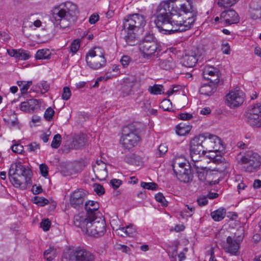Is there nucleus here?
Returning <instances> with one entry per match:
<instances>
[{"mask_svg": "<svg viewBox=\"0 0 261 261\" xmlns=\"http://www.w3.org/2000/svg\"><path fill=\"white\" fill-rule=\"evenodd\" d=\"M199 205L202 206L207 204L208 201L206 196H202L199 197L197 200Z\"/></svg>", "mask_w": 261, "mask_h": 261, "instance_id": "nucleus-64", "label": "nucleus"}, {"mask_svg": "<svg viewBox=\"0 0 261 261\" xmlns=\"http://www.w3.org/2000/svg\"><path fill=\"white\" fill-rule=\"evenodd\" d=\"M238 16L237 12L232 9H228L221 13L220 16Z\"/></svg>", "mask_w": 261, "mask_h": 261, "instance_id": "nucleus-53", "label": "nucleus"}, {"mask_svg": "<svg viewBox=\"0 0 261 261\" xmlns=\"http://www.w3.org/2000/svg\"><path fill=\"white\" fill-rule=\"evenodd\" d=\"M193 163H190L191 165H192L196 169V171L203 170L205 168L203 167L201 163V159H200L198 161H192Z\"/></svg>", "mask_w": 261, "mask_h": 261, "instance_id": "nucleus-60", "label": "nucleus"}, {"mask_svg": "<svg viewBox=\"0 0 261 261\" xmlns=\"http://www.w3.org/2000/svg\"><path fill=\"white\" fill-rule=\"evenodd\" d=\"M201 54L199 50L197 47H193L192 49L188 53L184 55L180 60V63L182 66L187 67H193L196 64L198 57L201 56Z\"/></svg>", "mask_w": 261, "mask_h": 261, "instance_id": "nucleus-13", "label": "nucleus"}, {"mask_svg": "<svg viewBox=\"0 0 261 261\" xmlns=\"http://www.w3.org/2000/svg\"><path fill=\"white\" fill-rule=\"evenodd\" d=\"M92 217L88 228L86 231L88 234L97 238L102 236L106 232L107 225L105 219L101 214Z\"/></svg>", "mask_w": 261, "mask_h": 261, "instance_id": "nucleus-7", "label": "nucleus"}, {"mask_svg": "<svg viewBox=\"0 0 261 261\" xmlns=\"http://www.w3.org/2000/svg\"><path fill=\"white\" fill-rule=\"evenodd\" d=\"M225 215L226 210L223 207H220L211 213L212 218L215 221H221L224 218Z\"/></svg>", "mask_w": 261, "mask_h": 261, "instance_id": "nucleus-30", "label": "nucleus"}, {"mask_svg": "<svg viewBox=\"0 0 261 261\" xmlns=\"http://www.w3.org/2000/svg\"><path fill=\"white\" fill-rule=\"evenodd\" d=\"M211 139L214 140L213 144H212L211 148L215 150H219L222 145V142L217 136H211Z\"/></svg>", "mask_w": 261, "mask_h": 261, "instance_id": "nucleus-39", "label": "nucleus"}, {"mask_svg": "<svg viewBox=\"0 0 261 261\" xmlns=\"http://www.w3.org/2000/svg\"><path fill=\"white\" fill-rule=\"evenodd\" d=\"M51 53L48 49H42L38 50L36 55L35 58L37 59H48L50 58Z\"/></svg>", "mask_w": 261, "mask_h": 261, "instance_id": "nucleus-34", "label": "nucleus"}, {"mask_svg": "<svg viewBox=\"0 0 261 261\" xmlns=\"http://www.w3.org/2000/svg\"><path fill=\"white\" fill-rule=\"evenodd\" d=\"M39 169L40 170L41 174L43 176L46 177L48 175V168L45 164H41L40 165Z\"/></svg>", "mask_w": 261, "mask_h": 261, "instance_id": "nucleus-61", "label": "nucleus"}, {"mask_svg": "<svg viewBox=\"0 0 261 261\" xmlns=\"http://www.w3.org/2000/svg\"><path fill=\"white\" fill-rule=\"evenodd\" d=\"M141 187L145 189L155 190L156 189L158 185L155 182H142L141 183Z\"/></svg>", "mask_w": 261, "mask_h": 261, "instance_id": "nucleus-46", "label": "nucleus"}, {"mask_svg": "<svg viewBox=\"0 0 261 261\" xmlns=\"http://www.w3.org/2000/svg\"><path fill=\"white\" fill-rule=\"evenodd\" d=\"M54 114L55 111L54 110L51 108L49 107L45 110L44 117L46 120L49 121L52 119Z\"/></svg>", "mask_w": 261, "mask_h": 261, "instance_id": "nucleus-49", "label": "nucleus"}, {"mask_svg": "<svg viewBox=\"0 0 261 261\" xmlns=\"http://www.w3.org/2000/svg\"><path fill=\"white\" fill-rule=\"evenodd\" d=\"M146 23L144 17H126L123 21V29L133 30L135 28L143 27Z\"/></svg>", "mask_w": 261, "mask_h": 261, "instance_id": "nucleus-18", "label": "nucleus"}, {"mask_svg": "<svg viewBox=\"0 0 261 261\" xmlns=\"http://www.w3.org/2000/svg\"><path fill=\"white\" fill-rule=\"evenodd\" d=\"M188 4H183L179 8V12H183L185 14H191L192 16H196L198 14L196 9L192 5V0H186Z\"/></svg>", "mask_w": 261, "mask_h": 261, "instance_id": "nucleus-24", "label": "nucleus"}, {"mask_svg": "<svg viewBox=\"0 0 261 261\" xmlns=\"http://www.w3.org/2000/svg\"><path fill=\"white\" fill-rule=\"evenodd\" d=\"M195 21L194 17H188L186 20L175 22L172 17H157L154 23L159 31L164 34H171L191 28Z\"/></svg>", "mask_w": 261, "mask_h": 261, "instance_id": "nucleus-1", "label": "nucleus"}, {"mask_svg": "<svg viewBox=\"0 0 261 261\" xmlns=\"http://www.w3.org/2000/svg\"><path fill=\"white\" fill-rule=\"evenodd\" d=\"M80 39H75L72 41L70 45V50L72 53H75L79 49L80 46Z\"/></svg>", "mask_w": 261, "mask_h": 261, "instance_id": "nucleus-48", "label": "nucleus"}, {"mask_svg": "<svg viewBox=\"0 0 261 261\" xmlns=\"http://www.w3.org/2000/svg\"><path fill=\"white\" fill-rule=\"evenodd\" d=\"M50 20L54 24L55 27H59L64 29L68 27L70 22L67 17H50Z\"/></svg>", "mask_w": 261, "mask_h": 261, "instance_id": "nucleus-27", "label": "nucleus"}, {"mask_svg": "<svg viewBox=\"0 0 261 261\" xmlns=\"http://www.w3.org/2000/svg\"><path fill=\"white\" fill-rule=\"evenodd\" d=\"M167 146L165 144H161L155 152L157 157H161L167 151Z\"/></svg>", "mask_w": 261, "mask_h": 261, "instance_id": "nucleus-44", "label": "nucleus"}, {"mask_svg": "<svg viewBox=\"0 0 261 261\" xmlns=\"http://www.w3.org/2000/svg\"><path fill=\"white\" fill-rule=\"evenodd\" d=\"M12 150L16 153H21L23 150V146L20 144H15L12 146Z\"/></svg>", "mask_w": 261, "mask_h": 261, "instance_id": "nucleus-57", "label": "nucleus"}, {"mask_svg": "<svg viewBox=\"0 0 261 261\" xmlns=\"http://www.w3.org/2000/svg\"><path fill=\"white\" fill-rule=\"evenodd\" d=\"M62 261H95V256L85 248H69L63 253Z\"/></svg>", "mask_w": 261, "mask_h": 261, "instance_id": "nucleus-3", "label": "nucleus"}, {"mask_svg": "<svg viewBox=\"0 0 261 261\" xmlns=\"http://www.w3.org/2000/svg\"><path fill=\"white\" fill-rule=\"evenodd\" d=\"M218 84H204L199 88V93L206 96L212 95L216 90Z\"/></svg>", "mask_w": 261, "mask_h": 261, "instance_id": "nucleus-25", "label": "nucleus"}, {"mask_svg": "<svg viewBox=\"0 0 261 261\" xmlns=\"http://www.w3.org/2000/svg\"><path fill=\"white\" fill-rule=\"evenodd\" d=\"M128 237L133 236L135 233V229L133 225H129L125 226V230Z\"/></svg>", "mask_w": 261, "mask_h": 261, "instance_id": "nucleus-62", "label": "nucleus"}, {"mask_svg": "<svg viewBox=\"0 0 261 261\" xmlns=\"http://www.w3.org/2000/svg\"><path fill=\"white\" fill-rule=\"evenodd\" d=\"M202 74L203 77L210 81L211 83L218 84L219 82V70L214 66L205 65Z\"/></svg>", "mask_w": 261, "mask_h": 261, "instance_id": "nucleus-17", "label": "nucleus"}, {"mask_svg": "<svg viewBox=\"0 0 261 261\" xmlns=\"http://www.w3.org/2000/svg\"><path fill=\"white\" fill-rule=\"evenodd\" d=\"M227 245L224 247L225 251L233 255H236L239 248V244L231 237L226 239Z\"/></svg>", "mask_w": 261, "mask_h": 261, "instance_id": "nucleus-23", "label": "nucleus"}, {"mask_svg": "<svg viewBox=\"0 0 261 261\" xmlns=\"http://www.w3.org/2000/svg\"><path fill=\"white\" fill-rule=\"evenodd\" d=\"M139 49L143 57L146 59L157 56L161 51L160 45L151 35L144 37L139 45Z\"/></svg>", "mask_w": 261, "mask_h": 261, "instance_id": "nucleus-5", "label": "nucleus"}, {"mask_svg": "<svg viewBox=\"0 0 261 261\" xmlns=\"http://www.w3.org/2000/svg\"><path fill=\"white\" fill-rule=\"evenodd\" d=\"M159 66L163 69L169 70L174 68L175 64L173 58L171 56H169L165 59L160 60Z\"/></svg>", "mask_w": 261, "mask_h": 261, "instance_id": "nucleus-28", "label": "nucleus"}, {"mask_svg": "<svg viewBox=\"0 0 261 261\" xmlns=\"http://www.w3.org/2000/svg\"><path fill=\"white\" fill-rule=\"evenodd\" d=\"M120 37L129 45L133 46L135 44L136 35L133 30L122 29L120 33Z\"/></svg>", "mask_w": 261, "mask_h": 261, "instance_id": "nucleus-21", "label": "nucleus"}, {"mask_svg": "<svg viewBox=\"0 0 261 261\" xmlns=\"http://www.w3.org/2000/svg\"><path fill=\"white\" fill-rule=\"evenodd\" d=\"M155 200L161 203V205L163 206H167L168 205V202L166 200L165 197L161 193H158L156 194L155 196Z\"/></svg>", "mask_w": 261, "mask_h": 261, "instance_id": "nucleus-45", "label": "nucleus"}, {"mask_svg": "<svg viewBox=\"0 0 261 261\" xmlns=\"http://www.w3.org/2000/svg\"><path fill=\"white\" fill-rule=\"evenodd\" d=\"M239 163L244 165L246 171L252 172L261 165V156L256 152L248 151L241 158Z\"/></svg>", "mask_w": 261, "mask_h": 261, "instance_id": "nucleus-6", "label": "nucleus"}, {"mask_svg": "<svg viewBox=\"0 0 261 261\" xmlns=\"http://www.w3.org/2000/svg\"><path fill=\"white\" fill-rule=\"evenodd\" d=\"M17 84L18 86L21 87L20 91L21 94L23 95L27 93L30 87L32 85V82L31 81L28 82L17 81Z\"/></svg>", "mask_w": 261, "mask_h": 261, "instance_id": "nucleus-35", "label": "nucleus"}, {"mask_svg": "<svg viewBox=\"0 0 261 261\" xmlns=\"http://www.w3.org/2000/svg\"><path fill=\"white\" fill-rule=\"evenodd\" d=\"M32 172L21 162L12 164L9 171L8 176L11 183L16 188H25L28 185H31Z\"/></svg>", "mask_w": 261, "mask_h": 261, "instance_id": "nucleus-2", "label": "nucleus"}, {"mask_svg": "<svg viewBox=\"0 0 261 261\" xmlns=\"http://www.w3.org/2000/svg\"><path fill=\"white\" fill-rule=\"evenodd\" d=\"M244 116L245 120L250 125L256 127L261 126V115L245 113Z\"/></svg>", "mask_w": 261, "mask_h": 261, "instance_id": "nucleus-22", "label": "nucleus"}, {"mask_svg": "<svg viewBox=\"0 0 261 261\" xmlns=\"http://www.w3.org/2000/svg\"><path fill=\"white\" fill-rule=\"evenodd\" d=\"M87 141L85 134L77 135L73 139L72 146L76 149L81 148L86 145Z\"/></svg>", "mask_w": 261, "mask_h": 261, "instance_id": "nucleus-26", "label": "nucleus"}, {"mask_svg": "<svg viewBox=\"0 0 261 261\" xmlns=\"http://www.w3.org/2000/svg\"><path fill=\"white\" fill-rule=\"evenodd\" d=\"M132 126L125 127L123 129L122 135L120 142L122 147L126 149H130L136 146L140 138L136 133L131 128Z\"/></svg>", "mask_w": 261, "mask_h": 261, "instance_id": "nucleus-10", "label": "nucleus"}, {"mask_svg": "<svg viewBox=\"0 0 261 261\" xmlns=\"http://www.w3.org/2000/svg\"><path fill=\"white\" fill-rule=\"evenodd\" d=\"M16 55L17 56H16L15 58L21 60H27L30 57L29 53L27 51L23 49H18Z\"/></svg>", "mask_w": 261, "mask_h": 261, "instance_id": "nucleus-40", "label": "nucleus"}, {"mask_svg": "<svg viewBox=\"0 0 261 261\" xmlns=\"http://www.w3.org/2000/svg\"><path fill=\"white\" fill-rule=\"evenodd\" d=\"M39 104V102L38 100L30 99L22 102L20 105V109L21 111L26 113H31L34 111Z\"/></svg>", "mask_w": 261, "mask_h": 261, "instance_id": "nucleus-19", "label": "nucleus"}, {"mask_svg": "<svg viewBox=\"0 0 261 261\" xmlns=\"http://www.w3.org/2000/svg\"><path fill=\"white\" fill-rule=\"evenodd\" d=\"M191 168V164L188 163L186 166L180 167L178 169H175L173 171L179 180L184 182H188L192 180L193 177Z\"/></svg>", "mask_w": 261, "mask_h": 261, "instance_id": "nucleus-16", "label": "nucleus"}, {"mask_svg": "<svg viewBox=\"0 0 261 261\" xmlns=\"http://www.w3.org/2000/svg\"><path fill=\"white\" fill-rule=\"evenodd\" d=\"M188 162H183L180 161V159H176L174 161H173L172 163V168L173 170H174L175 169H178L179 167H181L182 166H184L185 165L188 164Z\"/></svg>", "mask_w": 261, "mask_h": 261, "instance_id": "nucleus-47", "label": "nucleus"}, {"mask_svg": "<svg viewBox=\"0 0 261 261\" xmlns=\"http://www.w3.org/2000/svg\"><path fill=\"white\" fill-rule=\"evenodd\" d=\"M86 61L88 66L94 70H97L104 67L107 62L104 51L99 47H95L88 52Z\"/></svg>", "mask_w": 261, "mask_h": 261, "instance_id": "nucleus-4", "label": "nucleus"}, {"mask_svg": "<svg viewBox=\"0 0 261 261\" xmlns=\"http://www.w3.org/2000/svg\"><path fill=\"white\" fill-rule=\"evenodd\" d=\"M51 225L50 221L48 219L43 220L40 223V227L43 229V230L45 231H46L49 230Z\"/></svg>", "mask_w": 261, "mask_h": 261, "instance_id": "nucleus-52", "label": "nucleus"}, {"mask_svg": "<svg viewBox=\"0 0 261 261\" xmlns=\"http://www.w3.org/2000/svg\"><path fill=\"white\" fill-rule=\"evenodd\" d=\"M245 95L241 90L235 89L230 91L225 96L226 105L231 109L240 107L244 101Z\"/></svg>", "mask_w": 261, "mask_h": 261, "instance_id": "nucleus-11", "label": "nucleus"}, {"mask_svg": "<svg viewBox=\"0 0 261 261\" xmlns=\"http://www.w3.org/2000/svg\"><path fill=\"white\" fill-rule=\"evenodd\" d=\"M172 103L169 99H164L160 103V107L164 111H170Z\"/></svg>", "mask_w": 261, "mask_h": 261, "instance_id": "nucleus-43", "label": "nucleus"}, {"mask_svg": "<svg viewBox=\"0 0 261 261\" xmlns=\"http://www.w3.org/2000/svg\"><path fill=\"white\" fill-rule=\"evenodd\" d=\"M71 95V92L70 89L68 87H65L63 88V93H62V98L64 100H68Z\"/></svg>", "mask_w": 261, "mask_h": 261, "instance_id": "nucleus-55", "label": "nucleus"}, {"mask_svg": "<svg viewBox=\"0 0 261 261\" xmlns=\"http://www.w3.org/2000/svg\"><path fill=\"white\" fill-rule=\"evenodd\" d=\"M239 0H219L218 4L220 7H227L236 4Z\"/></svg>", "mask_w": 261, "mask_h": 261, "instance_id": "nucleus-41", "label": "nucleus"}, {"mask_svg": "<svg viewBox=\"0 0 261 261\" xmlns=\"http://www.w3.org/2000/svg\"><path fill=\"white\" fill-rule=\"evenodd\" d=\"M39 88L41 90L42 93H45L47 92L49 89V85L46 81H42L39 86Z\"/></svg>", "mask_w": 261, "mask_h": 261, "instance_id": "nucleus-56", "label": "nucleus"}, {"mask_svg": "<svg viewBox=\"0 0 261 261\" xmlns=\"http://www.w3.org/2000/svg\"><path fill=\"white\" fill-rule=\"evenodd\" d=\"M50 12L54 16H75L79 14L77 6L70 2L63 3L55 6Z\"/></svg>", "mask_w": 261, "mask_h": 261, "instance_id": "nucleus-8", "label": "nucleus"}, {"mask_svg": "<svg viewBox=\"0 0 261 261\" xmlns=\"http://www.w3.org/2000/svg\"><path fill=\"white\" fill-rule=\"evenodd\" d=\"M131 61V58L128 56H123L120 62L123 67H127Z\"/></svg>", "mask_w": 261, "mask_h": 261, "instance_id": "nucleus-59", "label": "nucleus"}, {"mask_svg": "<svg viewBox=\"0 0 261 261\" xmlns=\"http://www.w3.org/2000/svg\"><path fill=\"white\" fill-rule=\"evenodd\" d=\"M87 197V192L83 189H78L70 195V204L73 207L79 209L83 207Z\"/></svg>", "mask_w": 261, "mask_h": 261, "instance_id": "nucleus-14", "label": "nucleus"}, {"mask_svg": "<svg viewBox=\"0 0 261 261\" xmlns=\"http://www.w3.org/2000/svg\"><path fill=\"white\" fill-rule=\"evenodd\" d=\"M213 162L218 165H220L221 167L217 168V170L220 172H223L229 167V164L225 161L224 158L221 156H217L214 158Z\"/></svg>", "mask_w": 261, "mask_h": 261, "instance_id": "nucleus-31", "label": "nucleus"}, {"mask_svg": "<svg viewBox=\"0 0 261 261\" xmlns=\"http://www.w3.org/2000/svg\"><path fill=\"white\" fill-rule=\"evenodd\" d=\"M93 188L94 191L98 195L100 196L105 193V189L100 184H94Z\"/></svg>", "mask_w": 261, "mask_h": 261, "instance_id": "nucleus-50", "label": "nucleus"}, {"mask_svg": "<svg viewBox=\"0 0 261 261\" xmlns=\"http://www.w3.org/2000/svg\"><path fill=\"white\" fill-rule=\"evenodd\" d=\"M98 208L99 204L96 201L89 200L85 203L86 213L92 217L98 216V214H101L98 212Z\"/></svg>", "mask_w": 261, "mask_h": 261, "instance_id": "nucleus-20", "label": "nucleus"}, {"mask_svg": "<svg viewBox=\"0 0 261 261\" xmlns=\"http://www.w3.org/2000/svg\"><path fill=\"white\" fill-rule=\"evenodd\" d=\"M91 220L92 217L87 213L82 212L74 216L73 223L75 226L81 228L83 231L86 232Z\"/></svg>", "mask_w": 261, "mask_h": 261, "instance_id": "nucleus-15", "label": "nucleus"}, {"mask_svg": "<svg viewBox=\"0 0 261 261\" xmlns=\"http://www.w3.org/2000/svg\"><path fill=\"white\" fill-rule=\"evenodd\" d=\"M61 136L58 134L55 135L53 140L51 143V146L53 148L57 149L61 145Z\"/></svg>", "mask_w": 261, "mask_h": 261, "instance_id": "nucleus-42", "label": "nucleus"}, {"mask_svg": "<svg viewBox=\"0 0 261 261\" xmlns=\"http://www.w3.org/2000/svg\"><path fill=\"white\" fill-rule=\"evenodd\" d=\"M256 5H257L256 3L254 2L250 4V7L253 10L256 11L257 13L254 14V16H258L260 15L261 16V5H259L257 7H256Z\"/></svg>", "mask_w": 261, "mask_h": 261, "instance_id": "nucleus-54", "label": "nucleus"}, {"mask_svg": "<svg viewBox=\"0 0 261 261\" xmlns=\"http://www.w3.org/2000/svg\"><path fill=\"white\" fill-rule=\"evenodd\" d=\"M221 50L223 54L229 55L230 53V46L228 43L222 44Z\"/></svg>", "mask_w": 261, "mask_h": 261, "instance_id": "nucleus-63", "label": "nucleus"}, {"mask_svg": "<svg viewBox=\"0 0 261 261\" xmlns=\"http://www.w3.org/2000/svg\"><path fill=\"white\" fill-rule=\"evenodd\" d=\"M192 126L188 123H180L176 126V133L179 136H184L188 134Z\"/></svg>", "mask_w": 261, "mask_h": 261, "instance_id": "nucleus-29", "label": "nucleus"}, {"mask_svg": "<svg viewBox=\"0 0 261 261\" xmlns=\"http://www.w3.org/2000/svg\"><path fill=\"white\" fill-rule=\"evenodd\" d=\"M26 147H28L29 151H35L40 149V145L36 142H32L26 146Z\"/></svg>", "mask_w": 261, "mask_h": 261, "instance_id": "nucleus-58", "label": "nucleus"}, {"mask_svg": "<svg viewBox=\"0 0 261 261\" xmlns=\"http://www.w3.org/2000/svg\"><path fill=\"white\" fill-rule=\"evenodd\" d=\"M245 113L261 115V103H256L251 106Z\"/></svg>", "mask_w": 261, "mask_h": 261, "instance_id": "nucleus-37", "label": "nucleus"}, {"mask_svg": "<svg viewBox=\"0 0 261 261\" xmlns=\"http://www.w3.org/2000/svg\"><path fill=\"white\" fill-rule=\"evenodd\" d=\"M148 91L152 94H161L163 92V86L161 85H154L153 86L148 87Z\"/></svg>", "mask_w": 261, "mask_h": 261, "instance_id": "nucleus-36", "label": "nucleus"}, {"mask_svg": "<svg viewBox=\"0 0 261 261\" xmlns=\"http://www.w3.org/2000/svg\"><path fill=\"white\" fill-rule=\"evenodd\" d=\"M93 170L96 174V176L97 178L100 179H103L107 177L108 172L107 170V167H100L96 165L93 166Z\"/></svg>", "mask_w": 261, "mask_h": 261, "instance_id": "nucleus-32", "label": "nucleus"}, {"mask_svg": "<svg viewBox=\"0 0 261 261\" xmlns=\"http://www.w3.org/2000/svg\"><path fill=\"white\" fill-rule=\"evenodd\" d=\"M206 168L203 170H198L196 171L199 179L202 181H204L206 180L207 173L206 171Z\"/></svg>", "mask_w": 261, "mask_h": 261, "instance_id": "nucleus-51", "label": "nucleus"}, {"mask_svg": "<svg viewBox=\"0 0 261 261\" xmlns=\"http://www.w3.org/2000/svg\"><path fill=\"white\" fill-rule=\"evenodd\" d=\"M179 14V8L176 6H170L168 2H162L156 9L155 16H171Z\"/></svg>", "mask_w": 261, "mask_h": 261, "instance_id": "nucleus-12", "label": "nucleus"}, {"mask_svg": "<svg viewBox=\"0 0 261 261\" xmlns=\"http://www.w3.org/2000/svg\"><path fill=\"white\" fill-rule=\"evenodd\" d=\"M33 201L34 203L40 206H43L49 203L48 200L44 197L39 196H35L33 199Z\"/></svg>", "mask_w": 261, "mask_h": 261, "instance_id": "nucleus-38", "label": "nucleus"}, {"mask_svg": "<svg viewBox=\"0 0 261 261\" xmlns=\"http://www.w3.org/2000/svg\"><path fill=\"white\" fill-rule=\"evenodd\" d=\"M206 137L204 135H199L193 138L190 142V156L192 161H198L204 155L206 150L203 149L202 143L206 140Z\"/></svg>", "mask_w": 261, "mask_h": 261, "instance_id": "nucleus-9", "label": "nucleus"}, {"mask_svg": "<svg viewBox=\"0 0 261 261\" xmlns=\"http://www.w3.org/2000/svg\"><path fill=\"white\" fill-rule=\"evenodd\" d=\"M124 161L130 164L138 165L141 162L142 159L140 156L137 155L134 153H129L125 156Z\"/></svg>", "mask_w": 261, "mask_h": 261, "instance_id": "nucleus-33", "label": "nucleus"}]
</instances>
